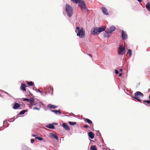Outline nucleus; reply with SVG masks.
Returning <instances> with one entry per match:
<instances>
[{
  "mask_svg": "<svg viewBox=\"0 0 150 150\" xmlns=\"http://www.w3.org/2000/svg\"><path fill=\"white\" fill-rule=\"evenodd\" d=\"M106 29V27L104 25L100 28H93L91 31V33L94 35H98L99 33Z\"/></svg>",
  "mask_w": 150,
  "mask_h": 150,
  "instance_id": "f257e3e1",
  "label": "nucleus"
},
{
  "mask_svg": "<svg viewBox=\"0 0 150 150\" xmlns=\"http://www.w3.org/2000/svg\"><path fill=\"white\" fill-rule=\"evenodd\" d=\"M76 30L78 31L77 33V35L80 38H83L85 37V31L82 28H79L77 27L76 28Z\"/></svg>",
  "mask_w": 150,
  "mask_h": 150,
  "instance_id": "f03ea898",
  "label": "nucleus"
},
{
  "mask_svg": "<svg viewBox=\"0 0 150 150\" xmlns=\"http://www.w3.org/2000/svg\"><path fill=\"white\" fill-rule=\"evenodd\" d=\"M66 11L68 16L70 18L73 14V8L68 4H66L65 6Z\"/></svg>",
  "mask_w": 150,
  "mask_h": 150,
  "instance_id": "7ed1b4c3",
  "label": "nucleus"
},
{
  "mask_svg": "<svg viewBox=\"0 0 150 150\" xmlns=\"http://www.w3.org/2000/svg\"><path fill=\"white\" fill-rule=\"evenodd\" d=\"M79 3V6L80 7L81 10L84 11L85 12L88 11L86 5L83 1L80 0Z\"/></svg>",
  "mask_w": 150,
  "mask_h": 150,
  "instance_id": "20e7f679",
  "label": "nucleus"
},
{
  "mask_svg": "<svg viewBox=\"0 0 150 150\" xmlns=\"http://www.w3.org/2000/svg\"><path fill=\"white\" fill-rule=\"evenodd\" d=\"M118 52L119 54L121 55L125 54V48L122 45H120L118 49Z\"/></svg>",
  "mask_w": 150,
  "mask_h": 150,
  "instance_id": "39448f33",
  "label": "nucleus"
},
{
  "mask_svg": "<svg viewBox=\"0 0 150 150\" xmlns=\"http://www.w3.org/2000/svg\"><path fill=\"white\" fill-rule=\"evenodd\" d=\"M45 92L46 94L48 93H51L52 94H53V88H52L50 86L46 88L45 89Z\"/></svg>",
  "mask_w": 150,
  "mask_h": 150,
  "instance_id": "423d86ee",
  "label": "nucleus"
},
{
  "mask_svg": "<svg viewBox=\"0 0 150 150\" xmlns=\"http://www.w3.org/2000/svg\"><path fill=\"white\" fill-rule=\"evenodd\" d=\"M23 101H29L30 102V105H35V104H34V99L33 98H30V99H28V98H23Z\"/></svg>",
  "mask_w": 150,
  "mask_h": 150,
  "instance_id": "0eeeda50",
  "label": "nucleus"
},
{
  "mask_svg": "<svg viewBox=\"0 0 150 150\" xmlns=\"http://www.w3.org/2000/svg\"><path fill=\"white\" fill-rule=\"evenodd\" d=\"M116 28L114 26L112 25L106 30V32L111 33L115 30Z\"/></svg>",
  "mask_w": 150,
  "mask_h": 150,
  "instance_id": "6e6552de",
  "label": "nucleus"
},
{
  "mask_svg": "<svg viewBox=\"0 0 150 150\" xmlns=\"http://www.w3.org/2000/svg\"><path fill=\"white\" fill-rule=\"evenodd\" d=\"M143 96V94L141 92L139 91H137L134 94V97H136L137 98L142 97Z\"/></svg>",
  "mask_w": 150,
  "mask_h": 150,
  "instance_id": "1a4fd4ad",
  "label": "nucleus"
},
{
  "mask_svg": "<svg viewBox=\"0 0 150 150\" xmlns=\"http://www.w3.org/2000/svg\"><path fill=\"white\" fill-rule=\"evenodd\" d=\"M49 137H50L53 138L58 141L59 139L57 136L53 133H50L49 134Z\"/></svg>",
  "mask_w": 150,
  "mask_h": 150,
  "instance_id": "9d476101",
  "label": "nucleus"
},
{
  "mask_svg": "<svg viewBox=\"0 0 150 150\" xmlns=\"http://www.w3.org/2000/svg\"><path fill=\"white\" fill-rule=\"evenodd\" d=\"M122 37L123 40H125L127 38V33L123 30H122Z\"/></svg>",
  "mask_w": 150,
  "mask_h": 150,
  "instance_id": "9b49d317",
  "label": "nucleus"
},
{
  "mask_svg": "<svg viewBox=\"0 0 150 150\" xmlns=\"http://www.w3.org/2000/svg\"><path fill=\"white\" fill-rule=\"evenodd\" d=\"M21 106L18 103H15L13 105V108L14 109H17L18 108H21Z\"/></svg>",
  "mask_w": 150,
  "mask_h": 150,
  "instance_id": "f8f14e48",
  "label": "nucleus"
},
{
  "mask_svg": "<svg viewBox=\"0 0 150 150\" xmlns=\"http://www.w3.org/2000/svg\"><path fill=\"white\" fill-rule=\"evenodd\" d=\"M26 86L25 85V84L23 83H22L20 87L21 89L23 91H26Z\"/></svg>",
  "mask_w": 150,
  "mask_h": 150,
  "instance_id": "ddd939ff",
  "label": "nucleus"
},
{
  "mask_svg": "<svg viewBox=\"0 0 150 150\" xmlns=\"http://www.w3.org/2000/svg\"><path fill=\"white\" fill-rule=\"evenodd\" d=\"M63 127L66 130H69L70 128L69 126L65 123L62 124Z\"/></svg>",
  "mask_w": 150,
  "mask_h": 150,
  "instance_id": "4468645a",
  "label": "nucleus"
},
{
  "mask_svg": "<svg viewBox=\"0 0 150 150\" xmlns=\"http://www.w3.org/2000/svg\"><path fill=\"white\" fill-rule=\"evenodd\" d=\"M102 9L104 14L106 15L108 14V11L105 8L103 7L102 8Z\"/></svg>",
  "mask_w": 150,
  "mask_h": 150,
  "instance_id": "2eb2a0df",
  "label": "nucleus"
},
{
  "mask_svg": "<svg viewBox=\"0 0 150 150\" xmlns=\"http://www.w3.org/2000/svg\"><path fill=\"white\" fill-rule=\"evenodd\" d=\"M110 33V32H106V30H105L104 33V36L106 38L110 37V35H109V33Z\"/></svg>",
  "mask_w": 150,
  "mask_h": 150,
  "instance_id": "dca6fc26",
  "label": "nucleus"
},
{
  "mask_svg": "<svg viewBox=\"0 0 150 150\" xmlns=\"http://www.w3.org/2000/svg\"><path fill=\"white\" fill-rule=\"evenodd\" d=\"M88 134L89 137L91 138L92 139L94 138V134L92 132H89L88 133Z\"/></svg>",
  "mask_w": 150,
  "mask_h": 150,
  "instance_id": "f3484780",
  "label": "nucleus"
},
{
  "mask_svg": "<svg viewBox=\"0 0 150 150\" xmlns=\"http://www.w3.org/2000/svg\"><path fill=\"white\" fill-rule=\"evenodd\" d=\"M47 107L50 108L55 109L57 108V106L54 105H52L51 104H49L47 105Z\"/></svg>",
  "mask_w": 150,
  "mask_h": 150,
  "instance_id": "a211bd4d",
  "label": "nucleus"
},
{
  "mask_svg": "<svg viewBox=\"0 0 150 150\" xmlns=\"http://www.w3.org/2000/svg\"><path fill=\"white\" fill-rule=\"evenodd\" d=\"M46 127L49 128L51 129H53L54 128V126L52 124H49L48 125L46 126Z\"/></svg>",
  "mask_w": 150,
  "mask_h": 150,
  "instance_id": "6ab92c4d",
  "label": "nucleus"
},
{
  "mask_svg": "<svg viewBox=\"0 0 150 150\" xmlns=\"http://www.w3.org/2000/svg\"><path fill=\"white\" fill-rule=\"evenodd\" d=\"M84 121L85 122H87L89 124H92V122L90 120L87 118H85Z\"/></svg>",
  "mask_w": 150,
  "mask_h": 150,
  "instance_id": "aec40b11",
  "label": "nucleus"
},
{
  "mask_svg": "<svg viewBox=\"0 0 150 150\" xmlns=\"http://www.w3.org/2000/svg\"><path fill=\"white\" fill-rule=\"evenodd\" d=\"M146 8L149 11L150 10V4L148 2L147 3L146 5Z\"/></svg>",
  "mask_w": 150,
  "mask_h": 150,
  "instance_id": "412c9836",
  "label": "nucleus"
},
{
  "mask_svg": "<svg viewBox=\"0 0 150 150\" xmlns=\"http://www.w3.org/2000/svg\"><path fill=\"white\" fill-rule=\"evenodd\" d=\"M91 150H97V149L96 148V146L95 145H92L90 147Z\"/></svg>",
  "mask_w": 150,
  "mask_h": 150,
  "instance_id": "4be33fe9",
  "label": "nucleus"
},
{
  "mask_svg": "<svg viewBox=\"0 0 150 150\" xmlns=\"http://www.w3.org/2000/svg\"><path fill=\"white\" fill-rule=\"evenodd\" d=\"M51 112H54L55 114H57V112L59 113L60 114L61 113V111L60 110H51Z\"/></svg>",
  "mask_w": 150,
  "mask_h": 150,
  "instance_id": "5701e85b",
  "label": "nucleus"
},
{
  "mask_svg": "<svg viewBox=\"0 0 150 150\" xmlns=\"http://www.w3.org/2000/svg\"><path fill=\"white\" fill-rule=\"evenodd\" d=\"M26 82H27V84H28V85L29 86H33L34 85V83L33 82H32V81L29 82V81H26Z\"/></svg>",
  "mask_w": 150,
  "mask_h": 150,
  "instance_id": "b1692460",
  "label": "nucleus"
},
{
  "mask_svg": "<svg viewBox=\"0 0 150 150\" xmlns=\"http://www.w3.org/2000/svg\"><path fill=\"white\" fill-rule=\"evenodd\" d=\"M27 111V110H23L22 111H21L19 113V115H22V114H24Z\"/></svg>",
  "mask_w": 150,
  "mask_h": 150,
  "instance_id": "393cba45",
  "label": "nucleus"
},
{
  "mask_svg": "<svg viewBox=\"0 0 150 150\" xmlns=\"http://www.w3.org/2000/svg\"><path fill=\"white\" fill-rule=\"evenodd\" d=\"M69 123L71 125H74L76 124V122H69Z\"/></svg>",
  "mask_w": 150,
  "mask_h": 150,
  "instance_id": "a878e982",
  "label": "nucleus"
},
{
  "mask_svg": "<svg viewBox=\"0 0 150 150\" xmlns=\"http://www.w3.org/2000/svg\"><path fill=\"white\" fill-rule=\"evenodd\" d=\"M127 53L129 54L130 56H131L132 55V52L131 50H129Z\"/></svg>",
  "mask_w": 150,
  "mask_h": 150,
  "instance_id": "bb28decb",
  "label": "nucleus"
},
{
  "mask_svg": "<svg viewBox=\"0 0 150 150\" xmlns=\"http://www.w3.org/2000/svg\"><path fill=\"white\" fill-rule=\"evenodd\" d=\"M35 138L36 139H38L39 140H42L43 139L42 138L38 137H36Z\"/></svg>",
  "mask_w": 150,
  "mask_h": 150,
  "instance_id": "cd10ccee",
  "label": "nucleus"
},
{
  "mask_svg": "<svg viewBox=\"0 0 150 150\" xmlns=\"http://www.w3.org/2000/svg\"><path fill=\"white\" fill-rule=\"evenodd\" d=\"M133 98L134 99H137V100H138L139 102H142V100H140L138 98H137L136 97H134Z\"/></svg>",
  "mask_w": 150,
  "mask_h": 150,
  "instance_id": "c85d7f7f",
  "label": "nucleus"
},
{
  "mask_svg": "<svg viewBox=\"0 0 150 150\" xmlns=\"http://www.w3.org/2000/svg\"><path fill=\"white\" fill-rule=\"evenodd\" d=\"M143 102H146L148 104L150 103V101H149V100H144L143 101Z\"/></svg>",
  "mask_w": 150,
  "mask_h": 150,
  "instance_id": "c756f323",
  "label": "nucleus"
},
{
  "mask_svg": "<svg viewBox=\"0 0 150 150\" xmlns=\"http://www.w3.org/2000/svg\"><path fill=\"white\" fill-rule=\"evenodd\" d=\"M83 127L86 128H87L89 127V126L87 125H85L83 126Z\"/></svg>",
  "mask_w": 150,
  "mask_h": 150,
  "instance_id": "7c9ffc66",
  "label": "nucleus"
},
{
  "mask_svg": "<svg viewBox=\"0 0 150 150\" xmlns=\"http://www.w3.org/2000/svg\"><path fill=\"white\" fill-rule=\"evenodd\" d=\"M33 109L34 110H39V108H38L37 107H36L34 108H33Z\"/></svg>",
  "mask_w": 150,
  "mask_h": 150,
  "instance_id": "2f4dec72",
  "label": "nucleus"
},
{
  "mask_svg": "<svg viewBox=\"0 0 150 150\" xmlns=\"http://www.w3.org/2000/svg\"><path fill=\"white\" fill-rule=\"evenodd\" d=\"M115 73L116 74H118L119 73L118 71H117V70H115Z\"/></svg>",
  "mask_w": 150,
  "mask_h": 150,
  "instance_id": "473e14b6",
  "label": "nucleus"
},
{
  "mask_svg": "<svg viewBox=\"0 0 150 150\" xmlns=\"http://www.w3.org/2000/svg\"><path fill=\"white\" fill-rule=\"evenodd\" d=\"M34 142V139H31V143H33Z\"/></svg>",
  "mask_w": 150,
  "mask_h": 150,
  "instance_id": "72a5a7b5",
  "label": "nucleus"
},
{
  "mask_svg": "<svg viewBox=\"0 0 150 150\" xmlns=\"http://www.w3.org/2000/svg\"><path fill=\"white\" fill-rule=\"evenodd\" d=\"M122 73H120L119 74V76H122Z\"/></svg>",
  "mask_w": 150,
  "mask_h": 150,
  "instance_id": "f704fd0d",
  "label": "nucleus"
},
{
  "mask_svg": "<svg viewBox=\"0 0 150 150\" xmlns=\"http://www.w3.org/2000/svg\"><path fill=\"white\" fill-rule=\"evenodd\" d=\"M32 135L33 137H36V135H35V134H32Z\"/></svg>",
  "mask_w": 150,
  "mask_h": 150,
  "instance_id": "c9c22d12",
  "label": "nucleus"
},
{
  "mask_svg": "<svg viewBox=\"0 0 150 150\" xmlns=\"http://www.w3.org/2000/svg\"><path fill=\"white\" fill-rule=\"evenodd\" d=\"M123 70V69H120V71L121 72Z\"/></svg>",
  "mask_w": 150,
  "mask_h": 150,
  "instance_id": "e433bc0d",
  "label": "nucleus"
},
{
  "mask_svg": "<svg viewBox=\"0 0 150 150\" xmlns=\"http://www.w3.org/2000/svg\"><path fill=\"white\" fill-rule=\"evenodd\" d=\"M88 55L89 56H90L91 57H92V55H91V54H88Z\"/></svg>",
  "mask_w": 150,
  "mask_h": 150,
  "instance_id": "4c0bfd02",
  "label": "nucleus"
},
{
  "mask_svg": "<svg viewBox=\"0 0 150 150\" xmlns=\"http://www.w3.org/2000/svg\"><path fill=\"white\" fill-rule=\"evenodd\" d=\"M38 91L40 92H42L40 91L39 89H38Z\"/></svg>",
  "mask_w": 150,
  "mask_h": 150,
  "instance_id": "58836bf2",
  "label": "nucleus"
},
{
  "mask_svg": "<svg viewBox=\"0 0 150 150\" xmlns=\"http://www.w3.org/2000/svg\"><path fill=\"white\" fill-rule=\"evenodd\" d=\"M149 99H150V94H149Z\"/></svg>",
  "mask_w": 150,
  "mask_h": 150,
  "instance_id": "ea45409f",
  "label": "nucleus"
},
{
  "mask_svg": "<svg viewBox=\"0 0 150 150\" xmlns=\"http://www.w3.org/2000/svg\"><path fill=\"white\" fill-rule=\"evenodd\" d=\"M54 124L55 125H57V123H54Z\"/></svg>",
  "mask_w": 150,
  "mask_h": 150,
  "instance_id": "a19ab883",
  "label": "nucleus"
},
{
  "mask_svg": "<svg viewBox=\"0 0 150 150\" xmlns=\"http://www.w3.org/2000/svg\"><path fill=\"white\" fill-rule=\"evenodd\" d=\"M0 97H1L2 96V95H1V94H0Z\"/></svg>",
  "mask_w": 150,
  "mask_h": 150,
  "instance_id": "79ce46f5",
  "label": "nucleus"
},
{
  "mask_svg": "<svg viewBox=\"0 0 150 150\" xmlns=\"http://www.w3.org/2000/svg\"><path fill=\"white\" fill-rule=\"evenodd\" d=\"M76 32H77V30H76Z\"/></svg>",
  "mask_w": 150,
  "mask_h": 150,
  "instance_id": "37998d69",
  "label": "nucleus"
}]
</instances>
